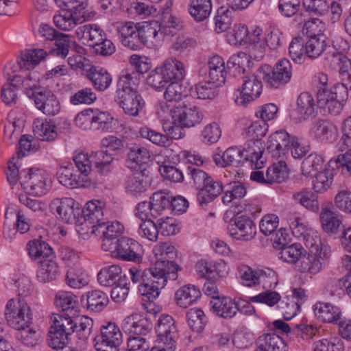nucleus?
<instances>
[{"instance_id": "nucleus-1", "label": "nucleus", "mask_w": 351, "mask_h": 351, "mask_svg": "<svg viewBox=\"0 0 351 351\" xmlns=\"http://www.w3.org/2000/svg\"><path fill=\"white\" fill-rule=\"evenodd\" d=\"M75 316L64 313L52 315L53 324L48 333L50 347L56 350L63 349L71 342L75 333L82 340L89 337L93 326V319L87 316L80 318Z\"/></svg>"}, {"instance_id": "nucleus-2", "label": "nucleus", "mask_w": 351, "mask_h": 351, "mask_svg": "<svg viewBox=\"0 0 351 351\" xmlns=\"http://www.w3.org/2000/svg\"><path fill=\"white\" fill-rule=\"evenodd\" d=\"M29 256L40 265L37 271V278L43 283L56 279L59 275V267L54 260L56 256L52 248L45 241L36 239L28 243Z\"/></svg>"}, {"instance_id": "nucleus-3", "label": "nucleus", "mask_w": 351, "mask_h": 351, "mask_svg": "<svg viewBox=\"0 0 351 351\" xmlns=\"http://www.w3.org/2000/svg\"><path fill=\"white\" fill-rule=\"evenodd\" d=\"M75 167L72 164L62 165L58 170L59 182L64 186L71 188L86 186L89 182V166L88 154L80 152L73 157Z\"/></svg>"}, {"instance_id": "nucleus-4", "label": "nucleus", "mask_w": 351, "mask_h": 351, "mask_svg": "<svg viewBox=\"0 0 351 351\" xmlns=\"http://www.w3.org/2000/svg\"><path fill=\"white\" fill-rule=\"evenodd\" d=\"M306 247L309 252H306L302 256L296 267L300 272L316 274L322 269L324 261L328 254V247L322 242L320 245L315 243Z\"/></svg>"}, {"instance_id": "nucleus-5", "label": "nucleus", "mask_w": 351, "mask_h": 351, "mask_svg": "<svg viewBox=\"0 0 351 351\" xmlns=\"http://www.w3.org/2000/svg\"><path fill=\"white\" fill-rule=\"evenodd\" d=\"M263 80L271 88H279L283 87L291 79L292 66L286 58L278 61L271 69L268 65L261 68Z\"/></svg>"}, {"instance_id": "nucleus-6", "label": "nucleus", "mask_w": 351, "mask_h": 351, "mask_svg": "<svg viewBox=\"0 0 351 351\" xmlns=\"http://www.w3.org/2000/svg\"><path fill=\"white\" fill-rule=\"evenodd\" d=\"M130 280L134 284L138 283L139 293L149 301L158 297L160 291L156 283V277L153 267L141 271L136 267H132L129 270Z\"/></svg>"}, {"instance_id": "nucleus-7", "label": "nucleus", "mask_w": 351, "mask_h": 351, "mask_svg": "<svg viewBox=\"0 0 351 351\" xmlns=\"http://www.w3.org/2000/svg\"><path fill=\"white\" fill-rule=\"evenodd\" d=\"M5 316L8 324L14 328H21L32 324L30 308L23 300H10L6 305Z\"/></svg>"}, {"instance_id": "nucleus-8", "label": "nucleus", "mask_w": 351, "mask_h": 351, "mask_svg": "<svg viewBox=\"0 0 351 351\" xmlns=\"http://www.w3.org/2000/svg\"><path fill=\"white\" fill-rule=\"evenodd\" d=\"M156 332L157 340L167 351H174L178 339V330L173 318L169 315H162L158 320Z\"/></svg>"}, {"instance_id": "nucleus-9", "label": "nucleus", "mask_w": 351, "mask_h": 351, "mask_svg": "<svg viewBox=\"0 0 351 351\" xmlns=\"http://www.w3.org/2000/svg\"><path fill=\"white\" fill-rule=\"evenodd\" d=\"M48 175L44 171L30 168L21 171V184L29 193L34 195L45 194L47 190Z\"/></svg>"}, {"instance_id": "nucleus-10", "label": "nucleus", "mask_w": 351, "mask_h": 351, "mask_svg": "<svg viewBox=\"0 0 351 351\" xmlns=\"http://www.w3.org/2000/svg\"><path fill=\"white\" fill-rule=\"evenodd\" d=\"M170 112L173 123H178L185 128H191L199 124L204 118L199 109L191 104H179L174 106Z\"/></svg>"}, {"instance_id": "nucleus-11", "label": "nucleus", "mask_w": 351, "mask_h": 351, "mask_svg": "<svg viewBox=\"0 0 351 351\" xmlns=\"http://www.w3.org/2000/svg\"><path fill=\"white\" fill-rule=\"evenodd\" d=\"M341 43L343 45L342 47H337L335 42H333L332 47L328 46V49L325 53V60L331 69L338 71L340 74H344L348 73L351 69V60L343 53L348 47V43L343 40H341Z\"/></svg>"}, {"instance_id": "nucleus-12", "label": "nucleus", "mask_w": 351, "mask_h": 351, "mask_svg": "<svg viewBox=\"0 0 351 351\" xmlns=\"http://www.w3.org/2000/svg\"><path fill=\"white\" fill-rule=\"evenodd\" d=\"M267 128L266 124L263 123L261 125L258 122L253 123L248 128V134L252 137L254 140L252 147H249L247 152L250 154V162L252 165H254L255 169H261L263 165L262 160L263 150L260 147L261 143L260 139L266 135Z\"/></svg>"}, {"instance_id": "nucleus-13", "label": "nucleus", "mask_w": 351, "mask_h": 351, "mask_svg": "<svg viewBox=\"0 0 351 351\" xmlns=\"http://www.w3.org/2000/svg\"><path fill=\"white\" fill-rule=\"evenodd\" d=\"M293 235L304 243L306 246H312L315 243L320 245L321 239L313 230H309L302 221V219L293 213H289L287 217Z\"/></svg>"}, {"instance_id": "nucleus-14", "label": "nucleus", "mask_w": 351, "mask_h": 351, "mask_svg": "<svg viewBox=\"0 0 351 351\" xmlns=\"http://www.w3.org/2000/svg\"><path fill=\"white\" fill-rule=\"evenodd\" d=\"M140 250L141 245L138 242L132 239L121 237L117 241L113 257L125 261L140 263L142 261Z\"/></svg>"}, {"instance_id": "nucleus-15", "label": "nucleus", "mask_w": 351, "mask_h": 351, "mask_svg": "<svg viewBox=\"0 0 351 351\" xmlns=\"http://www.w3.org/2000/svg\"><path fill=\"white\" fill-rule=\"evenodd\" d=\"M229 231L237 239L250 240L255 236L256 228L248 216L238 214L231 219Z\"/></svg>"}, {"instance_id": "nucleus-16", "label": "nucleus", "mask_w": 351, "mask_h": 351, "mask_svg": "<svg viewBox=\"0 0 351 351\" xmlns=\"http://www.w3.org/2000/svg\"><path fill=\"white\" fill-rule=\"evenodd\" d=\"M250 156L247 150L232 147L227 149L222 155L219 154L213 155V160L219 167L228 166L239 167L242 166L245 162L248 161Z\"/></svg>"}, {"instance_id": "nucleus-17", "label": "nucleus", "mask_w": 351, "mask_h": 351, "mask_svg": "<svg viewBox=\"0 0 351 351\" xmlns=\"http://www.w3.org/2000/svg\"><path fill=\"white\" fill-rule=\"evenodd\" d=\"M238 91L239 96H237L235 102L239 106H245L260 96L262 91V83L254 75L245 76L242 84V90L241 91L238 90Z\"/></svg>"}, {"instance_id": "nucleus-18", "label": "nucleus", "mask_w": 351, "mask_h": 351, "mask_svg": "<svg viewBox=\"0 0 351 351\" xmlns=\"http://www.w3.org/2000/svg\"><path fill=\"white\" fill-rule=\"evenodd\" d=\"M152 178L147 168L136 170L125 182L126 190L135 197L141 196L150 187Z\"/></svg>"}, {"instance_id": "nucleus-19", "label": "nucleus", "mask_w": 351, "mask_h": 351, "mask_svg": "<svg viewBox=\"0 0 351 351\" xmlns=\"http://www.w3.org/2000/svg\"><path fill=\"white\" fill-rule=\"evenodd\" d=\"M160 25L157 21H145L139 23L140 49L142 45L149 48L157 47L160 45L162 36L159 34Z\"/></svg>"}, {"instance_id": "nucleus-20", "label": "nucleus", "mask_w": 351, "mask_h": 351, "mask_svg": "<svg viewBox=\"0 0 351 351\" xmlns=\"http://www.w3.org/2000/svg\"><path fill=\"white\" fill-rule=\"evenodd\" d=\"M180 267L172 261H157L153 267L158 291L166 285L167 280H175L178 278L177 272Z\"/></svg>"}, {"instance_id": "nucleus-21", "label": "nucleus", "mask_w": 351, "mask_h": 351, "mask_svg": "<svg viewBox=\"0 0 351 351\" xmlns=\"http://www.w3.org/2000/svg\"><path fill=\"white\" fill-rule=\"evenodd\" d=\"M291 139L285 130L276 131L270 135L267 143V149L274 158L285 156L290 149Z\"/></svg>"}, {"instance_id": "nucleus-22", "label": "nucleus", "mask_w": 351, "mask_h": 351, "mask_svg": "<svg viewBox=\"0 0 351 351\" xmlns=\"http://www.w3.org/2000/svg\"><path fill=\"white\" fill-rule=\"evenodd\" d=\"M117 101L126 114L132 117L138 116L145 106V101L139 92L117 94Z\"/></svg>"}, {"instance_id": "nucleus-23", "label": "nucleus", "mask_w": 351, "mask_h": 351, "mask_svg": "<svg viewBox=\"0 0 351 351\" xmlns=\"http://www.w3.org/2000/svg\"><path fill=\"white\" fill-rule=\"evenodd\" d=\"M33 99L36 108L46 115L55 116L60 110V104L57 97L46 88L37 92Z\"/></svg>"}, {"instance_id": "nucleus-24", "label": "nucleus", "mask_w": 351, "mask_h": 351, "mask_svg": "<svg viewBox=\"0 0 351 351\" xmlns=\"http://www.w3.org/2000/svg\"><path fill=\"white\" fill-rule=\"evenodd\" d=\"M121 43L132 50L140 49L139 23L128 22L118 27Z\"/></svg>"}, {"instance_id": "nucleus-25", "label": "nucleus", "mask_w": 351, "mask_h": 351, "mask_svg": "<svg viewBox=\"0 0 351 351\" xmlns=\"http://www.w3.org/2000/svg\"><path fill=\"white\" fill-rule=\"evenodd\" d=\"M104 203L100 200H92L86 203L83 215L84 223L92 224V232L95 233V229L104 221Z\"/></svg>"}, {"instance_id": "nucleus-26", "label": "nucleus", "mask_w": 351, "mask_h": 351, "mask_svg": "<svg viewBox=\"0 0 351 351\" xmlns=\"http://www.w3.org/2000/svg\"><path fill=\"white\" fill-rule=\"evenodd\" d=\"M311 134L320 141L332 143L338 136V130L335 125L327 120L315 121L310 131Z\"/></svg>"}, {"instance_id": "nucleus-27", "label": "nucleus", "mask_w": 351, "mask_h": 351, "mask_svg": "<svg viewBox=\"0 0 351 351\" xmlns=\"http://www.w3.org/2000/svg\"><path fill=\"white\" fill-rule=\"evenodd\" d=\"M54 47L49 50V53L54 54L62 58H65L69 52V49L73 45L77 53H81L83 48L78 45L72 36L60 33L53 40Z\"/></svg>"}, {"instance_id": "nucleus-28", "label": "nucleus", "mask_w": 351, "mask_h": 351, "mask_svg": "<svg viewBox=\"0 0 351 351\" xmlns=\"http://www.w3.org/2000/svg\"><path fill=\"white\" fill-rule=\"evenodd\" d=\"M222 191V182L210 177L198 192L197 196V202L201 206H206L208 202L217 197Z\"/></svg>"}, {"instance_id": "nucleus-29", "label": "nucleus", "mask_w": 351, "mask_h": 351, "mask_svg": "<svg viewBox=\"0 0 351 351\" xmlns=\"http://www.w3.org/2000/svg\"><path fill=\"white\" fill-rule=\"evenodd\" d=\"M74 205L75 201L72 198L56 199L51 202L50 208L56 213L57 217L62 221L72 223L75 219Z\"/></svg>"}, {"instance_id": "nucleus-30", "label": "nucleus", "mask_w": 351, "mask_h": 351, "mask_svg": "<svg viewBox=\"0 0 351 351\" xmlns=\"http://www.w3.org/2000/svg\"><path fill=\"white\" fill-rule=\"evenodd\" d=\"M160 67L168 82H181L186 75L184 64L174 58L167 59Z\"/></svg>"}, {"instance_id": "nucleus-31", "label": "nucleus", "mask_w": 351, "mask_h": 351, "mask_svg": "<svg viewBox=\"0 0 351 351\" xmlns=\"http://www.w3.org/2000/svg\"><path fill=\"white\" fill-rule=\"evenodd\" d=\"M208 78L217 86H221L226 82V70L225 62L221 57L213 56L207 62Z\"/></svg>"}, {"instance_id": "nucleus-32", "label": "nucleus", "mask_w": 351, "mask_h": 351, "mask_svg": "<svg viewBox=\"0 0 351 351\" xmlns=\"http://www.w3.org/2000/svg\"><path fill=\"white\" fill-rule=\"evenodd\" d=\"M210 304L212 311L223 318H232L239 310L237 304L227 297L215 298Z\"/></svg>"}, {"instance_id": "nucleus-33", "label": "nucleus", "mask_w": 351, "mask_h": 351, "mask_svg": "<svg viewBox=\"0 0 351 351\" xmlns=\"http://www.w3.org/2000/svg\"><path fill=\"white\" fill-rule=\"evenodd\" d=\"M256 343V351H287L285 342L274 333H266L259 336Z\"/></svg>"}, {"instance_id": "nucleus-34", "label": "nucleus", "mask_w": 351, "mask_h": 351, "mask_svg": "<svg viewBox=\"0 0 351 351\" xmlns=\"http://www.w3.org/2000/svg\"><path fill=\"white\" fill-rule=\"evenodd\" d=\"M128 159L130 168L141 170L147 166L150 160V153L145 147L134 145L129 149Z\"/></svg>"}, {"instance_id": "nucleus-35", "label": "nucleus", "mask_w": 351, "mask_h": 351, "mask_svg": "<svg viewBox=\"0 0 351 351\" xmlns=\"http://www.w3.org/2000/svg\"><path fill=\"white\" fill-rule=\"evenodd\" d=\"M280 300V296L278 293L276 291H267L263 292L257 295L250 297L249 302L244 305L241 311L245 315H252L255 313V309L250 302H259L267 304L269 306H273L277 304Z\"/></svg>"}, {"instance_id": "nucleus-36", "label": "nucleus", "mask_w": 351, "mask_h": 351, "mask_svg": "<svg viewBox=\"0 0 351 351\" xmlns=\"http://www.w3.org/2000/svg\"><path fill=\"white\" fill-rule=\"evenodd\" d=\"M56 307L64 313L70 315H76L78 313V303L76 296L70 292L60 291L55 298Z\"/></svg>"}, {"instance_id": "nucleus-37", "label": "nucleus", "mask_w": 351, "mask_h": 351, "mask_svg": "<svg viewBox=\"0 0 351 351\" xmlns=\"http://www.w3.org/2000/svg\"><path fill=\"white\" fill-rule=\"evenodd\" d=\"M315 316L324 322H335L341 317L340 309L330 303L317 302L313 306Z\"/></svg>"}, {"instance_id": "nucleus-38", "label": "nucleus", "mask_w": 351, "mask_h": 351, "mask_svg": "<svg viewBox=\"0 0 351 351\" xmlns=\"http://www.w3.org/2000/svg\"><path fill=\"white\" fill-rule=\"evenodd\" d=\"M81 302L87 309L94 312H100L107 306L108 298L103 291L94 290L88 292L86 298L83 297Z\"/></svg>"}, {"instance_id": "nucleus-39", "label": "nucleus", "mask_w": 351, "mask_h": 351, "mask_svg": "<svg viewBox=\"0 0 351 351\" xmlns=\"http://www.w3.org/2000/svg\"><path fill=\"white\" fill-rule=\"evenodd\" d=\"M61 8L62 10L53 16V22L59 29L69 31L80 23L76 16L77 12L68 10L66 8Z\"/></svg>"}, {"instance_id": "nucleus-40", "label": "nucleus", "mask_w": 351, "mask_h": 351, "mask_svg": "<svg viewBox=\"0 0 351 351\" xmlns=\"http://www.w3.org/2000/svg\"><path fill=\"white\" fill-rule=\"evenodd\" d=\"M100 333L95 339L104 341L112 345L120 346L122 342V333L114 322H107L100 327Z\"/></svg>"}, {"instance_id": "nucleus-41", "label": "nucleus", "mask_w": 351, "mask_h": 351, "mask_svg": "<svg viewBox=\"0 0 351 351\" xmlns=\"http://www.w3.org/2000/svg\"><path fill=\"white\" fill-rule=\"evenodd\" d=\"M201 296L200 291L194 285H185L180 288L175 293L176 304L186 308Z\"/></svg>"}, {"instance_id": "nucleus-42", "label": "nucleus", "mask_w": 351, "mask_h": 351, "mask_svg": "<svg viewBox=\"0 0 351 351\" xmlns=\"http://www.w3.org/2000/svg\"><path fill=\"white\" fill-rule=\"evenodd\" d=\"M293 199L295 204L311 212L317 213L319 210L318 196L307 189H302L293 193Z\"/></svg>"}, {"instance_id": "nucleus-43", "label": "nucleus", "mask_w": 351, "mask_h": 351, "mask_svg": "<svg viewBox=\"0 0 351 351\" xmlns=\"http://www.w3.org/2000/svg\"><path fill=\"white\" fill-rule=\"evenodd\" d=\"M48 53L42 49L27 50L23 52L18 64L21 69L29 70L44 60Z\"/></svg>"}, {"instance_id": "nucleus-44", "label": "nucleus", "mask_w": 351, "mask_h": 351, "mask_svg": "<svg viewBox=\"0 0 351 351\" xmlns=\"http://www.w3.org/2000/svg\"><path fill=\"white\" fill-rule=\"evenodd\" d=\"M315 106L313 96L307 92H304L297 99L296 112L300 118L306 120L315 117Z\"/></svg>"}, {"instance_id": "nucleus-45", "label": "nucleus", "mask_w": 351, "mask_h": 351, "mask_svg": "<svg viewBox=\"0 0 351 351\" xmlns=\"http://www.w3.org/2000/svg\"><path fill=\"white\" fill-rule=\"evenodd\" d=\"M87 77L91 80L96 89L105 90L111 84L112 77L106 69L99 66H91L87 73Z\"/></svg>"}, {"instance_id": "nucleus-46", "label": "nucleus", "mask_w": 351, "mask_h": 351, "mask_svg": "<svg viewBox=\"0 0 351 351\" xmlns=\"http://www.w3.org/2000/svg\"><path fill=\"white\" fill-rule=\"evenodd\" d=\"M317 103L320 108L327 110L328 113L336 115L340 112L344 105L343 101H339L326 95L324 88L318 90L317 94Z\"/></svg>"}, {"instance_id": "nucleus-47", "label": "nucleus", "mask_w": 351, "mask_h": 351, "mask_svg": "<svg viewBox=\"0 0 351 351\" xmlns=\"http://www.w3.org/2000/svg\"><path fill=\"white\" fill-rule=\"evenodd\" d=\"M140 82V75L138 73L132 72L121 75L117 83V94L138 92Z\"/></svg>"}, {"instance_id": "nucleus-48", "label": "nucleus", "mask_w": 351, "mask_h": 351, "mask_svg": "<svg viewBox=\"0 0 351 351\" xmlns=\"http://www.w3.org/2000/svg\"><path fill=\"white\" fill-rule=\"evenodd\" d=\"M212 10L211 0H190L189 11L197 21L207 19Z\"/></svg>"}, {"instance_id": "nucleus-49", "label": "nucleus", "mask_w": 351, "mask_h": 351, "mask_svg": "<svg viewBox=\"0 0 351 351\" xmlns=\"http://www.w3.org/2000/svg\"><path fill=\"white\" fill-rule=\"evenodd\" d=\"M121 268L117 265L102 268L97 274V280L102 286L111 287L118 282L121 276Z\"/></svg>"}, {"instance_id": "nucleus-50", "label": "nucleus", "mask_w": 351, "mask_h": 351, "mask_svg": "<svg viewBox=\"0 0 351 351\" xmlns=\"http://www.w3.org/2000/svg\"><path fill=\"white\" fill-rule=\"evenodd\" d=\"M320 220L325 232L335 233L341 223V216L337 212L326 208L320 214Z\"/></svg>"}, {"instance_id": "nucleus-51", "label": "nucleus", "mask_w": 351, "mask_h": 351, "mask_svg": "<svg viewBox=\"0 0 351 351\" xmlns=\"http://www.w3.org/2000/svg\"><path fill=\"white\" fill-rule=\"evenodd\" d=\"M304 43L306 55L311 59L318 58L324 50L327 51L328 49V47H326L325 37L324 35L309 38L308 40L304 41Z\"/></svg>"}, {"instance_id": "nucleus-52", "label": "nucleus", "mask_w": 351, "mask_h": 351, "mask_svg": "<svg viewBox=\"0 0 351 351\" xmlns=\"http://www.w3.org/2000/svg\"><path fill=\"white\" fill-rule=\"evenodd\" d=\"M90 169L92 170V164L93 163L98 171L102 173L109 171V165L113 161L114 158L106 151L99 150L93 152L90 156L88 155Z\"/></svg>"}, {"instance_id": "nucleus-53", "label": "nucleus", "mask_w": 351, "mask_h": 351, "mask_svg": "<svg viewBox=\"0 0 351 351\" xmlns=\"http://www.w3.org/2000/svg\"><path fill=\"white\" fill-rule=\"evenodd\" d=\"M150 199L154 209V215H156L157 217L161 215L165 210H169L171 207L170 193L169 192L157 191L153 193Z\"/></svg>"}, {"instance_id": "nucleus-54", "label": "nucleus", "mask_w": 351, "mask_h": 351, "mask_svg": "<svg viewBox=\"0 0 351 351\" xmlns=\"http://www.w3.org/2000/svg\"><path fill=\"white\" fill-rule=\"evenodd\" d=\"M90 126L93 130L108 131L112 129L114 119L106 112H96L90 116Z\"/></svg>"}, {"instance_id": "nucleus-55", "label": "nucleus", "mask_w": 351, "mask_h": 351, "mask_svg": "<svg viewBox=\"0 0 351 351\" xmlns=\"http://www.w3.org/2000/svg\"><path fill=\"white\" fill-rule=\"evenodd\" d=\"M324 158L315 153L309 154L302 163V172L306 176H313L322 169Z\"/></svg>"}, {"instance_id": "nucleus-56", "label": "nucleus", "mask_w": 351, "mask_h": 351, "mask_svg": "<svg viewBox=\"0 0 351 351\" xmlns=\"http://www.w3.org/2000/svg\"><path fill=\"white\" fill-rule=\"evenodd\" d=\"M34 132L40 141H51L58 136L56 125L52 122L47 121L37 123L34 126Z\"/></svg>"}, {"instance_id": "nucleus-57", "label": "nucleus", "mask_w": 351, "mask_h": 351, "mask_svg": "<svg viewBox=\"0 0 351 351\" xmlns=\"http://www.w3.org/2000/svg\"><path fill=\"white\" fill-rule=\"evenodd\" d=\"M23 326L21 328H16L17 332L16 339L23 344L29 347H34L38 344L40 337V333L33 328Z\"/></svg>"}, {"instance_id": "nucleus-58", "label": "nucleus", "mask_w": 351, "mask_h": 351, "mask_svg": "<svg viewBox=\"0 0 351 351\" xmlns=\"http://www.w3.org/2000/svg\"><path fill=\"white\" fill-rule=\"evenodd\" d=\"M288 171L285 162L279 161L278 165H274L267 169L266 182L267 184L280 183L288 177Z\"/></svg>"}, {"instance_id": "nucleus-59", "label": "nucleus", "mask_w": 351, "mask_h": 351, "mask_svg": "<svg viewBox=\"0 0 351 351\" xmlns=\"http://www.w3.org/2000/svg\"><path fill=\"white\" fill-rule=\"evenodd\" d=\"M217 86L209 80L208 82H203L197 84L192 89V94L201 99H212L217 95Z\"/></svg>"}, {"instance_id": "nucleus-60", "label": "nucleus", "mask_w": 351, "mask_h": 351, "mask_svg": "<svg viewBox=\"0 0 351 351\" xmlns=\"http://www.w3.org/2000/svg\"><path fill=\"white\" fill-rule=\"evenodd\" d=\"M21 84L25 88L27 95L32 99L36 97L37 92H41L45 88L39 85V75L36 71L29 72L23 78Z\"/></svg>"}, {"instance_id": "nucleus-61", "label": "nucleus", "mask_w": 351, "mask_h": 351, "mask_svg": "<svg viewBox=\"0 0 351 351\" xmlns=\"http://www.w3.org/2000/svg\"><path fill=\"white\" fill-rule=\"evenodd\" d=\"M306 251L304 250L301 244L293 243L290 245H287L281 249V257L287 262L295 264L298 265L299 259L305 254Z\"/></svg>"}, {"instance_id": "nucleus-62", "label": "nucleus", "mask_w": 351, "mask_h": 351, "mask_svg": "<svg viewBox=\"0 0 351 351\" xmlns=\"http://www.w3.org/2000/svg\"><path fill=\"white\" fill-rule=\"evenodd\" d=\"M333 169H326L316 173L313 180V189L316 193H322L327 191L333 181Z\"/></svg>"}, {"instance_id": "nucleus-63", "label": "nucleus", "mask_w": 351, "mask_h": 351, "mask_svg": "<svg viewBox=\"0 0 351 351\" xmlns=\"http://www.w3.org/2000/svg\"><path fill=\"white\" fill-rule=\"evenodd\" d=\"M188 324L193 330L201 332L206 324L204 311L200 308H191L186 313Z\"/></svg>"}, {"instance_id": "nucleus-64", "label": "nucleus", "mask_w": 351, "mask_h": 351, "mask_svg": "<svg viewBox=\"0 0 351 351\" xmlns=\"http://www.w3.org/2000/svg\"><path fill=\"white\" fill-rule=\"evenodd\" d=\"M246 193L247 189L244 184L239 182L230 183L222 197V201L224 204H228L235 199L243 197Z\"/></svg>"}]
</instances>
